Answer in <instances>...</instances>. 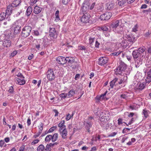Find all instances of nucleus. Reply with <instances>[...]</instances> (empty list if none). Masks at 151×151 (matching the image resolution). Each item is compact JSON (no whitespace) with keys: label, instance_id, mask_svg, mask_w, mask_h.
<instances>
[{"label":"nucleus","instance_id":"nucleus-1","mask_svg":"<svg viewBox=\"0 0 151 151\" xmlns=\"http://www.w3.org/2000/svg\"><path fill=\"white\" fill-rule=\"evenodd\" d=\"M132 55L135 60V66L137 68H139L142 63L144 56L136 50L133 51Z\"/></svg>","mask_w":151,"mask_h":151},{"label":"nucleus","instance_id":"nucleus-2","mask_svg":"<svg viewBox=\"0 0 151 151\" xmlns=\"http://www.w3.org/2000/svg\"><path fill=\"white\" fill-rule=\"evenodd\" d=\"M127 68V65L123 62L121 61L119 65L115 70V74L121 75L122 72L124 71Z\"/></svg>","mask_w":151,"mask_h":151},{"label":"nucleus","instance_id":"nucleus-3","mask_svg":"<svg viewBox=\"0 0 151 151\" xmlns=\"http://www.w3.org/2000/svg\"><path fill=\"white\" fill-rule=\"evenodd\" d=\"M32 28L29 26H26L24 27L22 29L21 36L22 37L26 38L28 37L30 34Z\"/></svg>","mask_w":151,"mask_h":151},{"label":"nucleus","instance_id":"nucleus-4","mask_svg":"<svg viewBox=\"0 0 151 151\" xmlns=\"http://www.w3.org/2000/svg\"><path fill=\"white\" fill-rule=\"evenodd\" d=\"M46 76L49 81H52L55 79V76L53 69H50L48 70L47 72Z\"/></svg>","mask_w":151,"mask_h":151},{"label":"nucleus","instance_id":"nucleus-5","mask_svg":"<svg viewBox=\"0 0 151 151\" xmlns=\"http://www.w3.org/2000/svg\"><path fill=\"white\" fill-rule=\"evenodd\" d=\"M74 59L72 57H66V63L68 64V65L73 68H76V63L74 62Z\"/></svg>","mask_w":151,"mask_h":151},{"label":"nucleus","instance_id":"nucleus-6","mask_svg":"<svg viewBox=\"0 0 151 151\" xmlns=\"http://www.w3.org/2000/svg\"><path fill=\"white\" fill-rule=\"evenodd\" d=\"M9 5L7 6V9L6 11V12H1L0 13V21L3 20L7 16V18H8L9 15Z\"/></svg>","mask_w":151,"mask_h":151},{"label":"nucleus","instance_id":"nucleus-7","mask_svg":"<svg viewBox=\"0 0 151 151\" xmlns=\"http://www.w3.org/2000/svg\"><path fill=\"white\" fill-rule=\"evenodd\" d=\"M112 16L111 12H107L105 13L101 14L100 17V19L101 20H107L109 19Z\"/></svg>","mask_w":151,"mask_h":151},{"label":"nucleus","instance_id":"nucleus-8","mask_svg":"<svg viewBox=\"0 0 151 151\" xmlns=\"http://www.w3.org/2000/svg\"><path fill=\"white\" fill-rule=\"evenodd\" d=\"M83 15L81 18V21L84 23L88 22L89 19L91 17L89 13L83 14Z\"/></svg>","mask_w":151,"mask_h":151},{"label":"nucleus","instance_id":"nucleus-9","mask_svg":"<svg viewBox=\"0 0 151 151\" xmlns=\"http://www.w3.org/2000/svg\"><path fill=\"white\" fill-rule=\"evenodd\" d=\"M100 116L101 117L100 120L102 123H106L109 119V116L106 115L105 114L104 112L102 113V114H100Z\"/></svg>","mask_w":151,"mask_h":151},{"label":"nucleus","instance_id":"nucleus-10","mask_svg":"<svg viewBox=\"0 0 151 151\" xmlns=\"http://www.w3.org/2000/svg\"><path fill=\"white\" fill-rule=\"evenodd\" d=\"M5 38L3 43V45L4 47H9V34H5Z\"/></svg>","mask_w":151,"mask_h":151},{"label":"nucleus","instance_id":"nucleus-11","mask_svg":"<svg viewBox=\"0 0 151 151\" xmlns=\"http://www.w3.org/2000/svg\"><path fill=\"white\" fill-rule=\"evenodd\" d=\"M108 58L106 57H102L99 59L98 64L99 65H102L107 63Z\"/></svg>","mask_w":151,"mask_h":151},{"label":"nucleus","instance_id":"nucleus-12","mask_svg":"<svg viewBox=\"0 0 151 151\" xmlns=\"http://www.w3.org/2000/svg\"><path fill=\"white\" fill-rule=\"evenodd\" d=\"M89 6L86 4H84L82 6L81 9V13L83 14L86 13H88V12L89 11Z\"/></svg>","mask_w":151,"mask_h":151},{"label":"nucleus","instance_id":"nucleus-13","mask_svg":"<svg viewBox=\"0 0 151 151\" xmlns=\"http://www.w3.org/2000/svg\"><path fill=\"white\" fill-rule=\"evenodd\" d=\"M58 63L61 64H64L66 63V58L62 56H58L56 59Z\"/></svg>","mask_w":151,"mask_h":151},{"label":"nucleus","instance_id":"nucleus-14","mask_svg":"<svg viewBox=\"0 0 151 151\" xmlns=\"http://www.w3.org/2000/svg\"><path fill=\"white\" fill-rule=\"evenodd\" d=\"M127 40L129 42V43L132 44L136 40L134 36L132 35H127Z\"/></svg>","mask_w":151,"mask_h":151},{"label":"nucleus","instance_id":"nucleus-15","mask_svg":"<svg viewBox=\"0 0 151 151\" xmlns=\"http://www.w3.org/2000/svg\"><path fill=\"white\" fill-rule=\"evenodd\" d=\"M49 33L51 37H52L53 38H57V36L55 28L50 27Z\"/></svg>","mask_w":151,"mask_h":151},{"label":"nucleus","instance_id":"nucleus-16","mask_svg":"<svg viewBox=\"0 0 151 151\" xmlns=\"http://www.w3.org/2000/svg\"><path fill=\"white\" fill-rule=\"evenodd\" d=\"M147 85L146 82H139L136 87L138 89L142 90L144 88L145 86Z\"/></svg>","mask_w":151,"mask_h":151},{"label":"nucleus","instance_id":"nucleus-17","mask_svg":"<svg viewBox=\"0 0 151 151\" xmlns=\"http://www.w3.org/2000/svg\"><path fill=\"white\" fill-rule=\"evenodd\" d=\"M60 132L62 137L63 139H65L66 138L67 134V131L66 128H64L62 131L61 130V131Z\"/></svg>","mask_w":151,"mask_h":151},{"label":"nucleus","instance_id":"nucleus-18","mask_svg":"<svg viewBox=\"0 0 151 151\" xmlns=\"http://www.w3.org/2000/svg\"><path fill=\"white\" fill-rule=\"evenodd\" d=\"M118 80V78H115L110 82V86L111 88H113L114 86H115L117 85L118 84V83H117Z\"/></svg>","mask_w":151,"mask_h":151},{"label":"nucleus","instance_id":"nucleus-19","mask_svg":"<svg viewBox=\"0 0 151 151\" xmlns=\"http://www.w3.org/2000/svg\"><path fill=\"white\" fill-rule=\"evenodd\" d=\"M21 2V0H14L11 4V6L13 7H15L18 6ZM11 6H10V7Z\"/></svg>","mask_w":151,"mask_h":151},{"label":"nucleus","instance_id":"nucleus-20","mask_svg":"<svg viewBox=\"0 0 151 151\" xmlns=\"http://www.w3.org/2000/svg\"><path fill=\"white\" fill-rule=\"evenodd\" d=\"M65 122L64 120L62 121L59 123L58 125V127L60 128L59 130V132L61 131V130L65 128H66V126L65 125Z\"/></svg>","mask_w":151,"mask_h":151},{"label":"nucleus","instance_id":"nucleus-21","mask_svg":"<svg viewBox=\"0 0 151 151\" xmlns=\"http://www.w3.org/2000/svg\"><path fill=\"white\" fill-rule=\"evenodd\" d=\"M119 20H117L115 22H113L111 25V27L113 29L114 31V29H116V28H117L119 25Z\"/></svg>","mask_w":151,"mask_h":151},{"label":"nucleus","instance_id":"nucleus-22","mask_svg":"<svg viewBox=\"0 0 151 151\" xmlns=\"http://www.w3.org/2000/svg\"><path fill=\"white\" fill-rule=\"evenodd\" d=\"M42 10V8L36 6L34 7L33 12L35 14H38L41 12Z\"/></svg>","mask_w":151,"mask_h":151},{"label":"nucleus","instance_id":"nucleus-23","mask_svg":"<svg viewBox=\"0 0 151 151\" xmlns=\"http://www.w3.org/2000/svg\"><path fill=\"white\" fill-rule=\"evenodd\" d=\"M114 2H109L107 3L106 5V6L107 9L109 10H111L114 7Z\"/></svg>","mask_w":151,"mask_h":151},{"label":"nucleus","instance_id":"nucleus-24","mask_svg":"<svg viewBox=\"0 0 151 151\" xmlns=\"http://www.w3.org/2000/svg\"><path fill=\"white\" fill-rule=\"evenodd\" d=\"M150 82H151V71H149L145 82H146L147 84L149 83Z\"/></svg>","mask_w":151,"mask_h":151},{"label":"nucleus","instance_id":"nucleus-25","mask_svg":"<svg viewBox=\"0 0 151 151\" xmlns=\"http://www.w3.org/2000/svg\"><path fill=\"white\" fill-rule=\"evenodd\" d=\"M121 78V79H120L119 81L118 82V84H121L124 83L127 79V76H122Z\"/></svg>","mask_w":151,"mask_h":151},{"label":"nucleus","instance_id":"nucleus-26","mask_svg":"<svg viewBox=\"0 0 151 151\" xmlns=\"http://www.w3.org/2000/svg\"><path fill=\"white\" fill-rule=\"evenodd\" d=\"M135 78L136 79H137V81L139 82L140 80L142 79V73H137L135 76Z\"/></svg>","mask_w":151,"mask_h":151},{"label":"nucleus","instance_id":"nucleus-27","mask_svg":"<svg viewBox=\"0 0 151 151\" xmlns=\"http://www.w3.org/2000/svg\"><path fill=\"white\" fill-rule=\"evenodd\" d=\"M12 36H11L12 37L10 39V44H15L17 42V39L15 37V35H12Z\"/></svg>","mask_w":151,"mask_h":151},{"label":"nucleus","instance_id":"nucleus-28","mask_svg":"<svg viewBox=\"0 0 151 151\" xmlns=\"http://www.w3.org/2000/svg\"><path fill=\"white\" fill-rule=\"evenodd\" d=\"M104 8L102 7V6L99 5V4H96L95 6V10L97 11L98 12L101 11L103 10Z\"/></svg>","mask_w":151,"mask_h":151},{"label":"nucleus","instance_id":"nucleus-29","mask_svg":"<svg viewBox=\"0 0 151 151\" xmlns=\"http://www.w3.org/2000/svg\"><path fill=\"white\" fill-rule=\"evenodd\" d=\"M101 30L103 31L104 33H106L108 32H110L109 29L106 26H103L100 28Z\"/></svg>","mask_w":151,"mask_h":151},{"label":"nucleus","instance_id":"nucleus-30","mask_svg":"<svg viewBox=\"0 0 151 151\" xmlns=\"http://www.w3.org/2000/svg\"><path fill=\"white\" fill-rule=\"evenodd\" d=\"M24 78H17V81L18 83L20 85H23L25 83V81L24 79Z\"/></svg>","mask_w":151,"mask_h":151},{"label":"nucleus","instance_id":"nucleus-31","mask_svg":"<svg viewBox=\"0 0 151 151\" xmlns=\"http://www.w3.org/2000/svg\"><path fill=\"white\" fill-rule=\"evenodd\" d=\"M149 111L146 109L143 110L142 114L144 115L145 118H147L149 116Z\"/></svg>","mask_w":151,"mask_h":151},{"label":"nucleus","instance_id":"nucleus-32","mask_svg":"<svg viewBox=\"0 0 151 151\" xmlns=\"http://www.w3.org/2000/svg\"><path fill=\"white\" fill-rule=\"evenodd\" d=\"M92 123L89 122H87L85 124V126L86 129L87 130V131L89 132H90V129L92 127Z\"/></svg>","mask_w":151,"mask_h":151},{"label":"nucleus","instance_id":"nucleus-33","mask_svg":"<svg viewBox=\"0 0 151 151\" xmlns=\"http://www.w3.org/2000/svg\"><path fill=\"white\" fill-rule=\"evenodd\" d=\"M58 137V134L57 133H55L53 135H52V141L55 142L56 141Z\"/></svg>","mask_w":151,"mask_h":151},{"label":"nucleus","instance_id":"nucleus-34","mask_svg":"<svg viewBox=\"0 0 151 151\" xmlns=\"http://www.w3.org/2000/svg\"><path fill=\"white\" fill-rule=\"evenodd\" d=\"M32 10V7L30 6L28 7L26 10V15L27 16H29L31 14Z\"/></svg>","mask_w":151,"mask_h":151},{"label":"nucleus","instance_id":"nucleus-35","mask_svg":"<svg viewBox=\"0 0 151 151\" xmlns=\"http://www.w3.org/2000/svg\"><path fill=\"white\" fill-rule=\"evenodd\" d=\"M145 47H143L139 48L137 50H136L139 52H140V54H142V55H144V52L145 51Z\"/></svg>","mask_w":151,"mask_h":151},{"label":"nucleus","instance_id":"nucleus-36","mask_svg":"<svg viewBox=\"0 0 151 151\" xmlns=\"http://www.w3.org/2000/svg\"><path fill=\"white\" fill-rule=\"evenodd\" d=\"M21 30V27L19 26H17L14 27V32L15 34H17L19 33Z\"/></svg>","mask_w":151,"mask_h":151},{"label":"nucleus","instance_id":"nucleus-37","mask_svg":"<svg viewBox=\"0 0 151 151\" xmlns=\"http://www.w3.org/2000/svg\"><path fill=\"white\" fill-rule=\"evenodd\" d=\"M127 0H118V4L120 6H124L126 3Z\"/></svg>","mask_w":151,"mask_h":151},{"label":"nucleus","instance_id":"nucleus-38","mask_svg":"<svg viewBox=\"0 0 151 151\" xmlns=\"http://www.w3.org/2000/svg\"><path fill=\"white\" fill-rule=\"evenodd\" d=\"M75 93V91L73 89H71L70 91L67 94L68 96L70 98Z\"/></svg>","mask_w":151,"mask_h":151},{"label":"nucleus","instance_id":"nucleus-39","mask_svg":"<svg viewBox=\"0 0 151 151\" xmlns=\"http://www.w3.org/2000/svg\"><path fill=\"white\" fill-rule=\"evenodd\" d=\"M145 66L146 67V70H147V68H151V60H147L146 64Z\"/></svg>","mask_w":151,"mask_h":151},{"label":"nucleus","instance_id":"nucleus-40","mask_svg":"<svg viewBox=\"0 0 151 151\" xmlns=\"http://www.w3.org/2000/svg\"><path fill=\"white\" fill-rule=\"evenodd\" d=\"M45 147L44 145L42 144H41L39 145L37 148V151H44Z\"/></svg>","mask_w":151,"mask_h":151},{"label":"nucleus","instance_id":"nucleus-41","mask_svg":"<svg viewBox=\"0 0 151 151\" xmlns=\"http://www.w3.org/2000/svg\"><path fill=\"white\" fill-rule=\"evenodd\" d=\"M59 11L57 10L56 11L55 15V21L58 22L60 20V18L59 16Z\"/></svg>","mask_w":151,"mask_h":151},{"label":"nucleus","instance_id":"nucleus-42","mask_svg":"<svg viewBox=\"0 0 151 151\" xmlns=\"http://www.w3.org/2000/svg\"><path fill=\"white\" fill-rule=\"evenodd\" d=\"M122 52V51H116V52H114L111 53V55H113L114 56H117L121 54V53Z\"/></svg>","mask_w":151,"mask_h":151},{"label":"nucleus","instance_id":"nucleus-43","mask_svg":"<svg viewBox=\"0 0 151 151\" xmlns=\"http://www.w3.org/2000/svg\"><path fill=\"white\" fill-rule=\"evenodd\" d=\"M52 140V135H47L45 138V141L46 142H49Z\"/></svg>","mask_w":151,"mask_h":151},{"label":"nucleus","instance_id":"nucleus-44","mask_svg":"<svg viewBox=\"0 0 151 151\" xmlns=\"http://www.w3.org/2000/svg\"><path fill=\"white\" fill-rule=\"evenodd\" d=\"M94 119L93 117L92 116H90L88 117V121L87 122H89V123H92V125L93 124V122H94Z\"/></svg>","mask_w":151,"mask_h":151},{"label":"nucleus","instance_id":"nucleus-45","mask_svg":"<svg viewBox=\"0 0 151 151\" xmlns=\"http://www.w3.org/2000/svg\"><path fill=\"white\" fill-rule=\"evenodd\" d=\"M40 127L39 128V129L38 132L39 133H40L41 134L42 132V131L43 130V125L42 122H40Z\"/></svg>","mask_w":151,"mask_h":151},{"label":"nucleus","instance_id":"nucleus-46","mask_svg":"<svg viewBox=\"0 0 151 151\" xmlns=\"http://www.w3.org/2000/svg\"><path fill=\"white\" fill-rule=\"evenodd\" d=\"M128 138V137L127 134L124 135L123 137L122 140H121V142L123 143Z\"/></svg>","mask_w":151,"mask_h":151},{"label":"nucleus","instance_id":"nucleus-47","mask_svg":"<svg viewBox=\"0 0 151 151\" xmlns=\"http://www.w3.org/2000/svg\"><path fill=\"white\" fill-rule=\"evenodd\" d=\"M49 144H47L45 149V151H51V149Z\"/></svg>","mask_w":151,"mask_h":151},{"label":"nucleus","instance_id":"nucleus-48","mask_svg":"<svg viewBox=\"0 0 151 151\" xmlns=\"http://www.w3.org/2000/svg\"><path fill=\"white\" fill-rule=\"evenodd\" d=\"M57 126L53 127L50 129L48 131V132H52L55 130L57 128Z\"/></svg>","mask_w":151,"mask_h":151},{"label":"nucleus","instance_id":"nucleus-49","mask_svg":"<svg viewBox=\"0 0 151 151\" xmlns=\"http://www.w3.org/2000/svg\"><path fill=\"white\" fill-rule=\"evenodd\" d=\"M60 96L61 99H65L68 96V95L67 93H62L60 94Z\"/></svg>","mask_w":151,"mask_h":151},{"label":"nucleus","instance_id":"nucleus-50","mask_svg":"<svg viewBox=\"0 0 151 151\" xmlns=\"http://www.w3.org/2000/svg\"><path fill=\"white\" fill-rule=\"evenodd\" d=\"M15 93L14 87L12 86L10 87V95L12 94H14Z\"/></svg>","mask_w":151,"mask_h":151},{"label":"nucleus","instance_id":"nucleus-51","mask_svg":"<svg viewBox=\"0 0 151 151\" xmlns=\"http://www.w3.org/2000/svg\"><path fill=\"white\" fill-rule=\"evenodd\" d=\"M129 108L130 109L132 110H136L137 109L136 107V106L135 105H130L129 106Z\"/></svg>","mask_w":151,"mask_h":151},{"label":"nucleus","instance_id":"nucleus-52","mask_svg":"<svg viewBox=\"0 0 151 151\" xmlns=\"http://www.w3.org/2000/svg\"><path fill=\"white\" fill-rule=\"evenodd\" d=\"M89 43L90 44H92V43L95 40V38H94L90 37L89 39Z\"/></svg>","mask_w":151,"mask_h":151},{"label":"nucleus","instance_id":"nucleus-53","mask_svg":"<svg viewBox=\"0 0 151 151\" xmlns=\"http://www.w3.org/2000/svg\"><path fill=\"white\" fill-rule=\"evenodd\" d=\"M39 141V140L38 139H35L33 140L31 143V145H34L38 143Z\"/></svg>","mask_w":151,"mask_h":151},{"label":"nucleus","instance_id":"nucleus-54","mask_svg":"<svg viewBox=\"0 0 151 151\" xmlns=\"http://www.w3.org/2000/svg\"><path fill=\"white\" fill-rule=\"evenodd\" d=\"M137 28H138L137 25V24H136L134 26V27L132 28V32H137Z\"/></svg>","mask_w":151,"mask_h":151},{"label":"nucleus","instance_id":"nucleus-55","mask_svg":"<svg viewBox=\"0 0 151 151\" xmlns=\"http://www.w3.org/2000/svg\"><path fill=\"white\" fill-rule=\"evenodd\" d=\"M151 33V32H150L149 30L148 31V32L145 33L144 35V36L145 37H148L150 36V34Z\"/></svg>","mask_w":151,"mask_h":151},{"label":"nucleus","instance_id":"nucleus-56","mask_svg":"<svg viewBox=\"0 0 151 151\" xmlns=\"http://www.w3.org/2000/svg\"><path fill=\"white\" fill-rule=\"evenodd\" d=\"M17 51L15 50L10 55V57H13L17 54Z\"/></svg>","mask_w":151,"mask_h":151},{"label":"nucleus","instance_id":"nucleus-57","mask_svg":"<svg viewBox=\"0 0 151 151\" xmlns=\"http://www.w3.org/2000/svg\"><path fill=\"white\" fill-rule=\"evenodd\" d=\"M38 0H30V4L31 5L35 4Z\"/></svg>","mask_w":151,"mask_h":151},{"label":"nucleus","instance_id":"nucleus-58","mask_svg":"<svg viewBox=\"0 0 151 151\" xmlns=\"http://www.w3.org/2000/svg\"><path fill=\"white\" fill-rule=\"evenodd\" d=\"M100 45V43L99 42H98V40H96L95 41V47H99V45Z\"/></svg>","mask_w":151,"mask_h":151},{"label":"nucleus","instance_id":"nucleus-59","mask_svg":"<svg viewBox=\"0 0 151 151\" xmlns=\"http://www.w3.org/2000/svg\"><path fill=\"white\" fill-rule=\"evenodd\" d=\"M95 6H96V5H95V3H93L92 4L91 6H90V7H89L90 9L91 10H92V9H93L94 8V9H95Z\"/></svg>","mask_w":151,"mask_h":151},{"label":"nucleus","instance_id":"nucleus-60","mask_svg":"<svg viewBox=\"0 0 151 151\" xmlns=\"http://www.w3.org/2000/svg\"><path fill=\"white\" fill-rule=\"evenodd\" d=\"M78 48L79 50H85L86 48L85 46H80L78 47Z\"/></svg>","mask_w":151,"mask_h":151},{"label":"nucleus","instance_id":"nucleus-61","mask_svg":"<svg viewBox=\"0 0 151 151\" xmlns=\"http://www.w3.org/2000/svg\"><path fill=\"white\" fill-rule=\"evenodd\" d=\"M117 132H113L112 133H111V134H110L109 135V137H114L117 134Z\"/></svg>","mask_w":151,"mask_h":151},{"label":"nucleus","instance_id":"nucleus-62","mask_svg":"<svg viewBox=\"0 0 151 151\" xmlns=\"http://www.w3.org/2000/svg\"><path fill=\"white\" fill-rule=\"evenodd\" d=\"M58 143L57 142H54V143L52 144V143H50L49 144L50 147H53L55 145H57L58 144Z\"/></svg>","mask_w":151,"mask_h":151},{"label":"nucleus","instance_id":"nucleus-63","mask_svg":"<svg viewBox=\"0 0 151 151\" xmlns=\"http://www.w3.org/2000/svg\"><path fill=\"white\" fill-rule=\"evenodd\" d=\"M71 118V116L70 114H68L67 115L65 119L66 120H69Z\"/></svg>","mask_w":151,"mask_h":151},{"label":"nucleus","instance_id":"nucleus-64","mask_svg":"<svg viewBox=\"0 0 151 151\" xmlns=\"http://www.w3.org/2000/svg\"><path fill=\"white\" fill-rule=\"evenodd\" d=\"M25 145H23L20 148L19 151H23L25 148Z\"/></svg>","mask_w":151,"mask_h":151}]
</instances>
